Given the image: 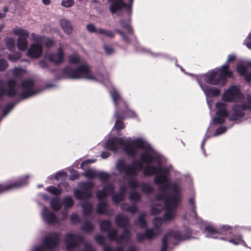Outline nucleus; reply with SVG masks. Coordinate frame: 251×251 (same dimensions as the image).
Wrapping results in <instances>:
<instances>
[{
	"label": "nucleus",
	"instance_id": "2eb2a0df",
	"mask_svg": "<svg viewBox=\"0 0 251 251\" xmlns=\"http://www.w3.org/2000/svg\"><path fill=\"white\" fill-rule=\"evenodd\" d=\"M3 81L0 80V97L4 93L8 96H14L17 93L16 90V82L14 80H9L6 84V89L4 90L3 89Z\"/></svg>",
	"mask_w": 251,
	"mask_h": 251
},
{
	"label": "nucleus",
	"instance_id": "f704fd0d",
	"mask_svg": "<svg viewBox=\"0 0 251 251\" xmlns=\"http://www.w3.org/2000/svg\"><path fill=\"white\" fill-rule=\"evenodd\" d=\"M46 190L54 195H58L61 193V190L60 188L52 186L47 187Z\"/></svg>",
	"mask_w": 251,
	"mask_h": 251
},
{
	"label": "nucleus",
	"instance_id": "5fc2aeb1",
	"mask_svg": "<svg viewBox=\"0 0 251 251\" xmlns=\"http://www.w3.org/2000/svg\"><path fill=\"white\" fill-rule=\"evenodd\" d=\"M97 176L102 181L105 180L108 178V175L105 173H99L98 174Z\"/></svg>",
	"mask_w": 251,
	"mask_h": 251
},
{
	"label": "nucleus",
	"instance_id": "bf43d9fd",
	"mask_svg": "<svg viewBox=\"0 0 251 251\" xmlns=\"http://www.w3.org/2000/svg\"><path fill=\"white\" fill-rule=\"evenodd\" d=\"M226 130V128L225 127H221L216 129L215 135H218L224 133Z\"/></svg>",
	"mask_w": 251,
	"mask_h": 251
},
{
	"label": "nucleus",
	"instance_id": "c85d7f7f",
	"mask_svg": "<svg viewBox=\"0 0 251 251\" xmlns=\"http://www.w3.org/2000/svg\"><path fill=\"white\" fill-rule=\"evenodd\" d=\"M50 206L54 210L58 211L61 207V203L58 198H54L51 201Z\"/></svg>",
	"mask_w": 251,
	"mask_h": 251
},
{
	"label": "nucleus",
	"instance_id": "603ef678",
	"mask_svg": "<svg viewBox=\"0 0 251 251\" xmlns=\"http://www.w3.org/2000/svg\"><path fill=\"white\" fill-rule=\"evenodd\" d=\"M7 67L6 61L3 59H0V71L4 70Z\"/></svg>",
	"mask_w": 251,
	"mask_h": 251
},
{
	"label": "nucleus",
	"instance_id": "aec40b11",
	"mask_svg": "<svg viewBox=\"0 0 251 251\" xmlns=\"http://www.w3.org/2000/svg\"><path fill=\"white\" fill-rule=\"evenodd\" d=\"M81 240L79 236L72 234H67L66 236L65 244L67 250H70L76 246L78 241Z\"/></svg>",
	"mask_w": 251,
	"mask_h": 251
},
{
	"label": "nucleus",
	"instance_id": "a211bd4d",
	"mask_svg": "<svg viewBox=\"0 0 251 251\" xmlns=\"http://www.w3.org/2000/svg\"><path fill=\"white\" fill-rule=\"evenodd\" d=\"M41 217L45 222L49 224L58 223V219L56 215L43 206L41 212Z\"/></svg>",
	"mask_w": 251,
	"mask_h": 251
},
{
	"label": "nucleus",
	"instance_id": "7c9ffc66",
	"mask_svg": "<svg viewBox=\"0 0 251 251\" xmlns=\"http://www.w3.org/2000/svg\"><path fill=\"white\" fill-rule=\"evenodd\" d=\"M163 206L160 203H157L151 206V213L152 215H156L160 213Z\"/></svg>",
	"mask_w": 251,
	"mask_h": 251
},
{
	"label": "nucleus",
	"instance_id": "49530a36",
	"mask_svg": "<svg viewBox=\"0 0 251 251\" xmlns=\"http://www.w3.org/2000/svg\"><path fill=\"white\" fill-rule=\"evenodd\" d=\"M74 4V0H62L61 5L65 7H70Z\"/></svg>",
	"mask_w": 251,
	"mask_h": 251
},
{
	"label": "nucleus",
	"instance_id": "a19ab883",
	"mask_svg": "<svg viewBox=\"0 0 251 251\" xmlns=\"http://www.w3.org/2000/svg\"><path fill=\"white\" fill-rule=\"evenodd\" d=\"M106 205L104 202L98 204L97 211L99 214L103 213L106 210Z\"/></svg>",
	"mask_w": 251,
	"mask_h": 251
},
{
	"label": "nucleus",
	"instance_id": "f03ea898",
	"mask_svg": "<svg viewBox=\"0 0 251 251\" xmlns=\"http://www.w3.org/2000/svg\"><path fill=\"white\" fill-rule=\"evenodd\" d=\"M226 77H232V72L228 70V66L226 64L224 65L221 68H217L215 70L202 75L201 76V81L199 82V84L207 97L217 96L221 93L220 90L205 85L202 83V81L208 84H220L223 86L226 81Z\"/></svg>",
	"mask_w": 251,
	"mask_h": 251
},
{
	"label": "nucleus",
	"instance_id": "c756f323",
	"mask_svg": "<svg viewBox=\"0 0 251 251\" xmlns=\"http://www.w3.org/2000/svg\"><path fill=\"white\" fill-rule=\"evenodd\" d=\"M97 33L100 34L106 37L113 38L114 37V33L110 30H107L102 28H98L97 30Z\"/></svg>",
	"mask_w": 251,
	"mask_h": 251
},
{
	"label": "nucleus",
	"instance_id": "c9c22d12",
	"mask_svg": "<svg viewBox=\"0 0 251 251\" xmlns=\"http://www.w3.org/2000/svg\"><path fill=\"white\" fill-rule=\"evenodd\" d=\"M229 242L232 243L235 245H238L240 244L243 243L244 245L245 244V242L242 239V237L241 235L238 236L235 239L231 238L228 240Z\"/></svg>",
	"mask_w": 251,
	"mask_h": 251
},
{
	"label": "nucleus",
	"instance_id": "0eeeda50",
	"mask_svg": "<svg viewBox=\"0 0 251 251\" xmlns=\"http://www.w3.org/2000/svg\"><path fill=\"white\" fill-rule=\"evenodd\" d=\"M108 1L110 4L109 9L112 13H116L122 9H126L129 14L131 13L133 0H129L128 4L124 0H108Z\"/></svg>",
	"mask_w": 251,
	"mask_h": 251
},
{
	"label": "nucleus",
	"instance_id": "e2e57ef3",
	"mask_svg": "<svg viewBox=\"0 0 251 251\" xmlns=\"http://www.w3.org/2000/svg\"><path fill=\"white\" fill-rule=\"evenodd\" d=\"M96 240L99 244H102L104 241V238L101 235H97L96 237Z\"/></svg>",
	"mask_w": 251,
	"mask_h": 251
},
{
	"label": "nucleus",
	"instance_id": "423d86ee",
	"mask_svg": "<svg viewBox=\"0 0 251 251\" xmlns=\"http://www.w3.org/2000/svg\"><path fill=\"white\" fill-rule=\"evenodd\" d=\"M163 224V220L160 218H155L154 219L152 224L153 228L152 229H148L146 230L145 234H138L137 235V239L138 241L141 242L146 237L149 239H152L161 232L160 227Z\"/></svg>",
	"mask_w": 251,
	"mask_h": 251
},
{
	"label": "nucleus",
	"instance_id": "6ab92c4d",
	"mask_svg": "<svg viewBox=\"0 0 251 251\" xmlns=\"http://www.w3.org/2000/svg\"><path fill=\"white\" fill-rule=\"evenodd\" d=\"M43 51L42 46L38 43L32 44L27 51V55L31 58H37L41 56Z\"/></svg>",
	"mask_w": 251,
	"mask_h": 251
},
{
	"label": "nucleus",
	"instance_id": "680f3d73",
	"mask_svg": "<svg viewBox=\"0 0 251 251\" xmlns=\"http://www.w3.org/2000/svg\"><path fill=\"white\" fill-rule=\"evenodd\" d=\"M115 31L118 33L120 34V35H121V36L124 39V40L126 42H129V40L128 39V37H126L125 36V34L124 33H123V32L119 30H115Z\"/></svg>",
	"mask_w": 251,
	"mask_h": 251
},
{
	"label": "nucleus",
	"instance_id": "5701e85b",
	"mask_svg": "<svg viewBox=\"0 0 251 251\" xmlns=\"http://www.w3.org/2000/svg\"><path fill=\"white\" fill-rule=\"evenodd\" d=\"M114 188L112 185H107L104 189L100 191H98L97 193V197L99 199L101 200L105 197H107L109 194L113 192Z\"/></svg>",
	"mask_w": 251,
	"mask_h": 251
},
{
	"label": "nucleus",
	"instance_id": "9d476101",
	"mask_svg": "<svg viewBox=\"0 0 251 251\" xmlns=\"http://www.w3.org/2000/svg\"><path fill=\"white\" fill-rule=\"evenodd\" d=\"M217 109L216 116L213 119V122L215 124H221L225 122L228 116L226 105L222 102H218L216 104Z\"/></svg>",
	"mask_w": 251,
	"mask_h": 251
},
{
	"label": "nucleus",
	"instance_id": "9b49d317",
	"mask_svg": "<svg viewBox=\"0 0 251 251\" xmlns=\"http://www.w3.org/2000/svg\"><path fill=\"white\" fill-rule=\"evenodd\" d=\"M93 186L92 182H81L80 186L82 190H75V195L80 200L88 199L92 195L91 189Z\"/></svg>",
	"mask_w": 251,
	"mask_h": 251
},
{
	"label": "nucleus",
	"instance_id": "cd10ccee",
	"mask_svg": "<svg viewBox=\"0 0 251 251\" xmlns=\"http://www.w3.org/2000/svg\"><path fill=\"white\" fill-rule=\"evenodd\" d=\"M127 187H121L120 189L119 194H114L112 196V199L115 203H118L122 200L123 195L126 193Z\"/></svg>",
	"mask_w": 251,
	"mask_h": 251
},
{
	"label": "nucleus",
	"instance_id": "f8f14e48",
	"mask_svg": "<svg viewBox=\"0 0 251 251\" xmlns=\"http://www.w3.org/2000/svg\"><path fill=\"white\" fill-rule=\"evenodd\" d=\"M183 238L181 236L177 231H173L168 232L162 240V245L160 251H166L168 247V243L170 242L175 244L177 241Z\"/></svg>",
	"mask_w": 251,
	"mask_h": 251
},
{
	"label": "nucleus",
	"instance_id": "de8ad7c7",
	"mask_svg": "<svg viewBox=\"0 0 251 251\" xmlns=\"http://www.w3.org/2000/svg\"><path fill=\"white\" fill-rule=\"evenodd\" d=\"M140 199V195L136 192H133L130 193L129 199L133 201H138Z\"/></svg>",
	"mask_w": 251,
	"mask_h": 251
},
{
	"label": "nucleus",
	"instance_id": "8fccbe9b",
	"mask_svg": "<svg viewBox=\"0 0 251 251\" xmlns=\"http://www.w3.org/2000/svg\"><path fill=\"white\" fill-rule=\"evenodd\" d=\"M67 177V174L66 173L61 172L57 173L55 176V178L57 180L65 179Z\"/></svg>",
	"mask_w": 251,
	"mask_h": 251
},
{
	"label": "nucleus",
	"instance_id": "39448f33",
	"mask_svg": "<svg viewBox=\"0 0 251 251\" xmlns=\"http://www.w3.org/2000/svg\"><path fill=\"white\" fill-rule=\"evenodd\" d=\"M142 168L143 165L138 162H134L130 165H126L123 161L119 160L116 164V168L120 174H124L131 178L128 182V186L132 189H135L139 185L137 181L133 177Z\"/></svg>",
	"mask_w": 251,
	"mask_h": 251
},
{
	"label": "nucleus",
	"instance_id": "20e7f679",
	"mask_svg": "<svg viewBox=\"0 0 251 251\" xmlns=\"http://www.w3.org/2000/svg\"><path fill=\"white\" fill-rule=\"evenodd\" d=\"M111 226V223L109 221H102L100 224V229L103 231H108V237L111 240H114L118 244H123L121 247H119L116 250H113L110 247H105L104 251H135V249L133 247H127L126 244L128 242L130 237V232L128 230L125 229L122 235L117 236V231L113 229L109 230Z\"/></svg>",
	"mask_w": 251,
	"mask_h": 251
},
{
	"label": "nucleus",
	"instance_id": "7ed1b4c3",
	"mask_svg": "<svg viewBox=\"0 0 251 251\" xmlns=\"http://www.w3.org/2000/svg\"><path fill=\"white\" fill-rule=\"evenodd\" d=\"M69 62L78 66L74 70L71 66L64 69L63 73L66 77L72 79L85 78L91 80L103 82L107 77L106 75L93 74L85 61L78 55H72L69 57Z\"/></svg>",
	"mask_w": 251,
	"mask_h": 251
},
{
	"label": "nucleus",
	"instance_id": "69168bd1",
	"mask_svg": "<svg viewBox=\"0 0 251 251\" xmlns=\"http://www.w3.org/2000/svg\"><path fill=\"white\" fill-rule=\"evenodd\" d=\"M236 57L233 54H230L228 56L227 59V62H233L235 60Z\"/></svg>",
	"mask_w": 251,
	"mask_h": 251
},
{
	"label": "nucleus",
	"instance_id": "4468645a",
	"mask_svg": "<svg viewBox=\"0 0 251 251\" xmlns=\"http://www.w3.org/2000/svg\"><path fill=\"white\" fill-rule=\"evenodd\" d=\"M251 109V95L247 96V100L241 107H236L234 110L233 115L230 116L231 120H236L244 115L243 110Z\"/></svg>",
	"mask_w": 251,
	"mask_h": 251
},
{
	"label": "nucleus",
	"instance_id": "052dcab7",
	"mask_svg": "<svg viewBox=\"0 0 251 251\" xmlns=\"http://www.w3.org/2000/svg\"><path fill=\"white\" fill-rule=\"evenodd\" d=\"M104 48L106 53L108 54H110L114 52V49L110 46L105 45Z\"/></svg>",
	"mask_w": 251,
	"mask_h": 251
},
{
	"label": "nucleus",
	"instance_id": "f3484780",
	"mask_svg": "<svg viewBox=\"0 0 251 251\" xmlns=\"http://www.w3.org/2000/svg\"><path fill=\"white\" fill-rule=\"evenodd\" d=\"M65 54L64 50L59 47L55 53L47 55L48 59L55 64H60L63 62Z\"/></svg>",
	"mask_w": 251,
	"mask_h": 251
},
{
	"label": "nucleus",
	"instance_id": "e433bc0d",
	"mask_svg": "<svg viewBox=\"0 0 251 251\" xmlns=\"http://www.w3.org/2000/svg\"><path fill=\"white\" fill-rule=\"evenodd\" d=\"M120 23L122 27L126 29L129 33H131L132 32V30L129 25V21L128 20H126L125 21L121 20L120 21Z\"/></svg>",
	"mask_w": 251,
	"mask_h": 251
},
{
	"label": "nucleus",
	"instance_id": "1a4fd4ad",
	"mask_svg": "<svg viewBox=\"0 0 251 251\" xmlns=\"http://www.w3.org/2000/svg\"><path fill=\"white\" fill-rule=\"evenodd\" d=\"M59 235L53 233L50 236L47 237L43 243V246L34 248L32 251H45L47 249L54 248L58 243Z\"/></svg>",
	"mask_w": 251,
	"mask_h": 251
},
{
	"label": "nucleus",
	"instance_id": "72a5a7b5",
	"mask_svg": "<svg viewBox=\"0 0 251 251\" xmlns=\"http://www.w3.org/2000/svg\"><path fill=\"white\" fill-rule=\"evenodd\" d=\"M121 208L123 210H126L128 212H129L131 213H134L137 212V208L136 206L133 205L131 206L128 207L126 204H123L121 206Z\"/></svg>",
	"mask_w": 251,
	"mask_h": 251
},
{
	"label": "nucleus",
	"instance_id": "09e8293b",
	"mask_svg": "<svg viewBox=\"0 0 251 251\" xmlns=\"http://www.w3.org/2000/svg\"><path fill=\"white\" fill-rule=\"evenodd\" d=\"M25 72L24 70L20 69H15L13 70V74L16 77L22 76Z\"/></svg>",
	"mask_w": 251,
	"mask_h": 251
},
{
	"label": "nucleus",
	"instance_id": "6e6552de",
	"mask_svg": "<svg viewBox=\"0 0 251 251\" xmlns=\"http://www.w3.org/2000/svg\"><path fill=\"white\" fill-rule=\"evenodd\" d=\"M243 98L239 88L236 86H231L223 95V99L226 101H238Z\"/></svg>",
	"mask_w": 251,
	"mask_h": 251
},
{
	"label": "nucleus",
	"instance_id": "f257e3e1",
	"mask_svg": "<svg viewBox=\"0 0 251 251\" xmlns=\"http://www.w3.org/2000/svg\"><path fill=\"white\" fill-rule=\"evenodd\" d=\"M105 148L113 151H118L119 148H123L129 155L135 154L139 149L145 150V152L141 155V160L147 165L144 169V175L151 176L156 174L154 182L159 185L160 190L164 191L171 190L173 192L172 194L168 196H157V199L162 200L165 206L166 212L164 215V221L170 222L173 220L176 215L175 209L181 201L180 189L176 182L170 184L167 177L169 173L168 169L161 167L159 160L153 156V152L149 145L141 139L131 141L130 139L126 138L110 137Z\"/></svg>",
	"mask_w": 251,
	"mask_h": 251
},
{
	"label": "nucleus",
	"instance_id": "ea45409f",
	"mask_svg": "<svg viewBox=\"0 0 251 251\" xmlns=\"http://www.w3.org/2000/svg\"><path fill=\"white\" fill-rule=\"evenodd\" d=\"M83 212L85 214H88L91 212L92 205L90 203H85L82 205Z\"/></svg>",
	"mask_w": 251,
	"mask_h": 251
},
{
	"label": "nucleus",
	"instance_id": "2f4dec72",
	"mask_svg": "<svg viewBox=\"0 0 251 251\" xmlns=\"http://www.w3.org/2000/svg\"><path fill=\"white\" fill-rule=\"evenodd\" d=\"M5 44L7 48L11 50H13L15 47V39L11 37H8L5 39Z\"/></svg>",
	"mask_w": 251,
	"mask_h": 251
},
{
	"label": "nucleus",
	"instance_id": "dca6fc26",
	"mask_svg": "<svg viewBox=\"0 0 251 251\" xmlns=\"http://www.w3.org/2000/svg\"><path fill=\"white\" fill-rule=\"evenodd\" d=\"M205 229L207 232L206 237L213 238H217L218 235L224 234L225 232L227 230L230 231L229 234L231 233L230 227L227 226H223L220 230H217L212 226H207Z\"/></svg>",
	"mask_w": 251,
	"mask_h": 251
},
{
	"label": "nucleus",
	"instance_id": "864d4df0",
	"mask_svg": "<svg viewBox=\"0 0 251 251\" xmlns=\"http://www.w3.org/2000/svg\"><path fill=\"white\" fill-rule=\"evenodd\" d=\"M114 127L117 130H120L124 127V123L120 121L117 120Z\"/></svg>",
	"mask_w": 251,
	"mask_h": 251
},
{
	"label": "nucleus",
	"instance_id": "4be33fe9",
	"mask_svg": "<svg viewBox=\"0 0 251 251\" xmlns=\"http://www.w3.org/2000/svg\"><path fill=\"white\" fill-rule=\"evenodd\" d=\"M60 25L64 32L67 34H71L73 31L71 23L68 20L62 19L60 21Z\"/></svg>",
	"mask_w": 251,
	"mask_h": 251
},
{
	"label": "nucleus",
	"instance_id": "37998d69",
	"mask_svg": "<svg viewBox=\"0 0 251 251\" xmlns=\"http://www.w3.org/2000/svg\"><path fill=\"white\" fill-rule=\"evenodd\" d=\"M74 204V201L71 197H66L64 200V204L65 207L69 208Z\"/></svg>",
	"mask_w": 251,
	"mask_h": 251
},
{
	"label": "nucleus",
	"instance_id": "58836bf2",
	"mask_svg": "<svg viewBox=\"0 0 251 251\" xmlns=\"http://www.w3.org/2000/svg\"><path fill=\"white\" fill-rule=\"evenodd\" d=\"M111 96L113 98V101L115 103V105H117V101L119 100H121V97L118 93V92L115 90L113 89V91L111 92Z\"/></svg>",
	"mask_w": 251,
	"mask_h": 251
},
{
	"label": "nucleus",
	"instance_id": "338daca9",
	"mask_svg": "<svg viewBox=\"0 0 251 251\" xmlns=\"http://www.w3.org/2000/svg\"><path fill=\"white\" fill-rule=\"evenodd\" d=\"M135 113L133 111L128 110L126 111L125 115L126 117H134L135 116Z\"/></svg>",
	"mask_w": 251,
	"mask_h": 251
},
{
	"label": "nucleus",
	"instance_id": "473e14b6",
	"mask_svg": "<svg viewBox=\"0 0 251 251\" xmlns=\"http://www.w3.org/2000/svg\"><path fill=\"white\" fill-rule=\"evenodd\" d=\"M145 215L144 214L139 215L138 220L135 222V224L142 227L146 226V222L145 220Z\"/></svg>",
	"mask_w": 251,
	"mask_h": 251
},
{
	"label": "nucleus",
	"instance_id": "bb28decb",
	"mask_svg": "<svg viewBox=\"0 0 251 251\" xmlns=\"http://www.w3.org/2000/svg\"><path fill=\"white\" fill-rule=\"evenodd\" d=\"M13 33L16 36L21 37L22 38H27L29 36L28 32L25 29L19 27H15L12 29Z\"/></svg>",
	"mask_w": 251,
	"mask_h": 251
},
{
	"label": "nucleus",
	"instance_id": "a18cd8bd",
	"mask_svg": "<svg viewBox=\"0 0 251 251\" xmlns=\"http://www.w3.org/2000/svg\"><path fill=\"white\" fill-rule=\"evenodd\" d=\"M142 187L143 191L147 193H149L153 190L152 187L149 184L144 183L143 184Z\"/></svg>",
	"mask_w": 251,
	"mask_h": 251
},
{
	"label": "nucleus",
	"instance_id": "774afa93",
	"mask_svg": "<svg viewBox=\"0 0 251 251\" xmlns=\"http://www.w3.org/2000/svg\"><path fill=\"white\" fill-rule=\"evenodd\" d=\"M85 251H94V250L90 244H86Z\"/></svg>",
	"mask_w": 251,
	"mask_h": 251
},
{
	"label": "nucleus",
	"instance_id": "412c9836",
	"mask_svg": "<svg viewBox=\"0 0 251 251\" xmlns=\"http://www.w3.org/2000/svg\"><path fill=\"white\" fill-rule=\"evenodd\" d=\"M251 67V61L246 63V66L240 63L237 68V72L242 75L244 76L246 80L248 82L251 81V73H248V67Z\"/></svg>",
	"mask_w": 251,
	"mask_h": 251
},
{
	"label": "nucleus",
	"instance_id": "6e6d98bb",
	"mask_svg": "<svg viewBox=\"0 0 251 251\" xmlns=\"http://www.w3.org/2000/svg\"><path fill=\"white\" fill-rule=\"evenodd\" d=\"M71 175L70 177V179L71 180H75L78 178V172L75 170H72L71 171Z\"/></svg>",
	"mask_w": 251,
	"mask_h": 251
},
{
	"label": "nucleus",
	"instance_id": "a878e982",
	"mask_svg": "<svg viewBox=\"0 0 251 251\" xmlns=\"http://www.w3.org/2000/svg\"><path fill=\"white\" fill-rule=\"evenodd\" d=\"M27 38H22L19 37L17 40V46L18 49L21 51H25L27 49L28 42L26 40Z\"/></svg>",
	"mask_w": 251,
	"mask_h": 251
},
{
	"label": "nucleus",
	"instance_id": "b1692460",
	"mask_svg": "<svg viewBox=\"0 0 251 251\" xmlns=\"http://www.w3.org/2000/svg\"><path fill=\"white\" fill-rule=\"evenodd\" d=\"M26 184L25 181L20 180L19 182H15L7 186L0 185V193L12 189L17 188Z\"/></svg>",
	"mask_w": 251,
	"mask_h": 251
},
{
	"label": "nucleus",
	"instance_id": "13d9d810",
	"mask_svg": "<svg viewBox=\"0 0 251 251\" xmlns=\"http://www.w3.org/2000/svg\"><path fill=\"white\" fill-rule=\"evenodd\" d=\"M244 44L249 49H251V33L248 35L246 38Z\"/></svg>",
	"mask_w": 251,
	"mask_h": 251
},
{
	"label": "nucleus",
	"instance_id": "4c0bfd02",
	"mask_svg": "<svg viewBox=\"0 0 251 251\" xmlns=\"http://www.w3.org/2000/svg\"><path fill=\"white\" fill-rule=\"evenodd\" d=\"M97 172L92 169L88 170L84 173V176L88 178H93L97 176Z\"/></svg>",
	"mask_w": 251,
	"mask_h": 251
},
{
	"label": "nucleus",
	"instance_id": "3c124183",
	"mask_svg": "<svg viewBox=\"0 0 251 251\" xmlns=\"http://www.w3.org/2000/svg\"><path fill=\"white\" fill-rule=\"evenodd\" d=\"M8 59L12 61H15L20 58V55L18 53H13L8 55Z\"/></svg>",
	"mask_w": 251,
	"mask_h": 251
},
{
	"label": "nucleus",
	"instance_id": "4d7b16f0",
	"mask_svg": "<svg viewBox=\"0 0 251 251\" xmlns=\"http://www.w3.org/2000/svg\"><path fill=\"white\" fill-rule=\"evenodd\" d=\"M87 29L90 32L97 33V29H96L95 25L93 24H89L87 25Z\"/></svg>",
	"mask_w": 251,
	"mask_h": 251
},
{
	"label": "nucleus",
	"instance_id": "c03bdc74",
	"mask_svg": "<svg viewBox=\"0 0 251 251\" xmlns=\"http://www.w3.org/2000/svg\"><path fill=\"white\" fill-rule=\"evenodd\" d=\"M82 229L86 231H91L93 229V226L91 223L89 222H86L82 226Z\"/></svg>",
	"mask_w": 251,
	"mask_h": 251
},
{
	"label": "nucleus",
	"instance_id": "0e129e2a",
	"mask_svg": "<svg viewBox=\"0 0 251 251\" xmlns=\"http://www.w3.org/2000/svg\"><path fill=\"white\" fill-rule=\"evenodd\" d=\"M78 216L76 214H73L71 216V220L72 222L75 223L78 221Z\"/></svg>",
	"mask_w": 251,
	"mask_h": 251
},
{
	"label": "nucleus",
	"instance_id": "ddd939ff",
	"mask_svg": "<svg viewBox=\"0 0 251 251\" xmlns=\"http://www.w3.org/2000/svg\"><path fill=\"white\" fill-rule=\"evenodd\" d=\"M22 92L21 94L23 99L31 96L36 92L33 89V81L31 79H27L23 80L21 83Z\"/></svg>",
	"mask_w": 251,
	"mask_h": 251
},
{
	"label": "nucleus",
	"instance_id": "393cba45",
	"mask_svg": "<svg viewBox=\"0 0 251 251\" xmlns=\"http://www.w3.org/2000/svg\"><path fill=\"white\" fill-rule=\"evenodd\" d=\"M115 222L118 226L122 227H125L128 224L127 218L122 215H118L116 217Z\"/></svg>",
	"mask_w": 251,
	"mask_h": 251
},
{
	"label": "nucleus",
	"instance_id": "79ce46f5",
	"mask_svg": "<svg viewBox=\"0 0 251 251\" xmlns=\"http://www.w3.org/2000/svg\"><path fill=\"white\" fill-rule=\"evenodd\" d=\"M189 203L191 204L192 207V212H191V215L190 216L191 217H192L194 219H197V215L196 212V211L195 210V207L194 206V201L193 199H190L189 200Z\"/></svg>",
	"mask_w": 251,
	"mask_h": 251
}]
</instances>
